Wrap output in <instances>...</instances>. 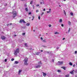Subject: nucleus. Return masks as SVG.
<instances>
[{
    "mask_svg": "<svg viewBox=\"0 0 77 77\" xmlns=\"http://www.w3.org/2000/svg\"><path fill=\"white\" fill-rule=\"evenodd\" d=\"M13 18H15L16 16L17 15V13L15 11H13Z\"/></svg>",
    "mask_w": 77,
    "mask_h": 77,
    "instance_id": "1",
    "label": "nucleus"
},
{
    "mask_svg": "<svg viewBox=\"0 0 77 77\" xmlns=\"http://www.w3.org/2000/svg\"><path fill=\"white\" fill-rule=\"evenodd\" d=\"M20 52V49L19 48H17L16 50L14 51V54L15 55H17V53H19Z\"/></svg>",
    "mask_w": 77,
    "mask_h": 77,
    "instance_id": "2",
    "label": "nucleus"
},
{
    "mask_svg": "<svg viewBox=\"0 0 77 77\" xmlns=\"http://www.w3.org/2000/svg\"><path fill=\"white\" fill-rule=\"evenodd\" d=\"M25 62L24 63V65H27L28 63H27V61H28V58H26L24 59Z\"/></svg>",
    "mask_w": 77,
    "mask_h": 77,
    "instance_id": "3",
    "label": "nucleus"
},
{
    "mask_svg": "<svg viewBox=\"0 0 77 77\" xmlns=\"http://www.w3.org/2000/svg\"><path fill=\"white\" fill-rule=\"evenodd\" d=\"M62 64H63V61H58L56 63V65H62Z\"/></svg>",
    "mask_w": 77,
    "mask_h": 77,
    "instance_id": "4",
    "label": "nucleus"
},
{
    "mask_svg": "<svg viewBox=\"0 0 77 77\" xmlns=\"http://www.w3.org/2000/svg\"><path fill=\"white\" fill-rule=\"evenodd\" d=\"M22 22H23V23H26V22L24 21V20H23V19H21L20 21V23H21Z\"/></svg>",
    "mask_w": 77,
    "mask_h": 77,
    "instance_id": "5",
    "label": "nucleus"
},
{
    "mask_svg": "<svg viewBox=\"0 0 77 77\" xmlns=\"http://www.w3.org/2000/svg\"><path fill=\"white\" fill-rule=\"evenodd\" d=\"M35 68H40L41 67V66L40 65H37V66H36L35 67Z\"/></svg>",
    "mask_w": 77,
    "mask_h": 77,
    "instance_id": "6",
    "label": "nucleus"
},
{
    "mask_svg": "<svg viewBox=\"0 0 77 77\" xmlns=\"http://www.w3.org/2000/svg\"><path fill=\"white\" fill-rule=\"evenodd\" d=\"M1 38L2 40H4V39H5V37L4 36H2Z\"/></svg>",
    "mask_w": 77,
    "mask_h": 77,
    "instance_id": "7",
    "label": "nucleus"
},
{
    "mask_svg": "<svg viewBox=\"0 0 77 77\" xmlns=\"http://www.w3.org/2000/svg\"><path fill=\"white\" fill-rule=\"evenodd\" d=\"M19 63V62L15 61L14 63V64H18Z\"/></svg>",
    "mask_w": 77,
    "mask_h": 77,
    "instance_id": "8",
    "label": "nucleus"
},
{
    "mask_svg": "<svg viewBox=\"0 0 77 77\" xmlns=\"http://www.w3.org/2000/svg\"><path fill=\"white\" fill-rule=\"evenodd\" d=\"M22 71V70H19V75H20V73H21V72Z\"/></svg>",
    "mask_w": 77,
    "mask_h": 77,
    "instance_id": "9",
    "label": "nucleus"
},
{
    "mask_svg": "<svg viewBox=\"0 0 77 77\" xmlns=\"http://www.w3.org/2000/svg\"><path fill=\"white\" fill-rule=\"evenodd\" d=\"M65 77H69V74H68L66 75H65Z\"/></svg>",
    "mask_w": 77,
    "mask_h": 77,
    "instance_id": "10",
    "label": "nucleus"
},
{
    "mask_svg": "<svg viewBox=\"0 0 77 77\" xmlns=\"http://www.w3.org/2000/svg\"><path fill=\"white\" fill-rule=\"evenodd\" d=\"M40 53V52H35V54H36V55H38V54H39Z\"/></svg>",
    "mask_w": 77,
    "mask_h": 77,
    "instance_id": "11",
    "label": "nucleus"
},
{
    "mask_svg": "<svg viewBox=\"0 0 77 77\" xmlns=\"http://www.w3.org/2000/svg\"><path fill=\"white\" fill-rule=\"evenodd\" d=\"M63 12L65 15L66 16V12L64 10H63Z\"/></svg>",
    "mask_w": 77,
    "mask_h": 77,
    "instance_id": "12",
    "label": "nucleus"
},
{
    "mask_svg": "<svg viewBox=\"0 0 77 77\" xmlns=\"http://www.w3.org/2000/svg\"><path fill=\"white\" fill-rule=\"evenodd\" d=\"M59 22L60 23H62V19H60V20Z\"/></svg>",
    "mask_w": 77,
    "mask_h": 77,
    "instance_id": "13",
    "label": "nucleus"
},
{
    "mask_svg": "<svg viewBox=\"0 0 77 77\" xmlns=\"http://www.w3.org/2000/svg\"><path fill=\"white\" fill-rule=\"evenodd\" d=\"M43 42L45 43L47 42V41H46V40H43L42 41Z\"/></svg>",
    "mask_w": 77,
    "mask_h": 77,
    "instance_id": "14",
    "label": "nucleus"
},
{
    "mask_svg": "<svg viewBox=\"0 0 77 77\" xmlns=\"http://www.w3.org/2000/svg\"><path fill=\"white\" fill-rule=\"evenodd\" d=\"M26 26H30V23H27L26 24Z\"/></svg>",
    "mask_w": 77,
    "mask_h": 77,
    "instance_id": "15",
    "label": "nucleus"
},
{
    "mask_svg": "<svg viewBox=\"0 0 77 77\" xmlns=\"http://www.w3.org/2000/svg\"><path fill=\"white\" fill-rule=\"evenodd\" d=\"M69 65H71V66H72V63H71V62H69Z\"/></svg>",
    "mask_w": 77,
    "mask_h": 77,
    "instance_id": "16",
    "label": "nucleus"
},
{
    "mask_svg": "<svg viewBox=\"0 0 77 77\" xmlns=\"http://www.w3.org/2000/svg\"><path fill=\"white\" fill-rule=\"evenodd\" d=\"M25 45L26 47H27L28 46H27V43L25 44Z\"/></svg>",
    "mask_w": 77,
    "mask_h": 77,
    "instance_id": "17",
    "label": "nucleus"
},
{
    "mask_svg": "<svg viewBox=\"0 0 77 77\" xmlns=\"http://www.w3.org/2000/svg\"><path fill=\"white\" fill-rule=\"evenodd\" d=\"M43 73V76H44V77H45V76L47 75V74H45V73Z\"/></svg>",
    "mask_w": 77,
    "mask_h": 77,
    "instance_id": "18",
    "label": "nucleus"
},
{
    "mask_svg": "<svg viewBox=\"0 0 77 77\" xmlns=\"http://www.w3.org/2000/svg\"><path fill=\"white\" fill-rule=\"evenodd\" d=\"M68 24L69 25V26L71 25V22H70L69 21H68Z\"/></svg>",
    "mask_w": 77,
    "mask_h": 77,
    "instance_id": "19",
    "label": "nucleus"
},
{
    "mask_svg": "<svg viewBox=\"0 0 77 77\" xmlns=\"http://www.w3.org/2000/svg\"><path fill=\"white\" fill-rule=\"evenodd\" d=\"M25 11H26L27 12L28 11V9L27 8H25Z\"/></svg>",
    "mask_w": 77,
    "mask_h": 77,
    "instance_id": "20",
    "label": "nucleus"
},
{
    "mask_svg": "<svg viewBox=\"0 0 77 77\" xmlns=\"http://www.w3.org/2000/svg\"><path fill=\"white\" fill-rule=\"evenodd\" d=\"M70 74H73V71H72V72H70Z\"/></svg>",
    "mask_w": 77,
    "mask_h": 77,
    "instance_id": "21",
    "label": "nucleus"
},
{
    "mask_svg": "<svg viewBox=\"0 0 77 77\" xmlns=\"http://www.w3.org/2000/svg\"><path fill=\"white\" fill-rule=\"evenodd\" d=\"M70 15H72V16H73V13L72 12L70 13Z\"/></svg>",
    "mask_w": 77,
    "mask_h": 77,
    "instance_id": "22",
    "label": "nucleus"
},
{
    "mask_svg": "<svg viewBox=\"0 0 77 77\" xmlns=\"http://www.w3.org/2000/svg\"><path fill=\"white\" fill-rule=\"evenodd\" d=\"M62 68H63L64 70H65V68H66V67H62Z\"/></svg>",
    "mask_w": 77,
    "mask_h": 77,
    "instance_id": "23",
    "label": "nucleus"
},
{
    "mask_svg": "<svg viewBox=\"0 0 77 77\" xmlns=\"http://www.w3.org/2000/svg\"><path fill=\"white\" fill-rule=\"evenodd\" d=\"M57 72H61V71H60V70H57Z\"/></svg>",
    "mask_w": 77,
    "mask_h": 77,
    "instance_id": "24",
    "label": "nucleus"
},
{
    "mask_svg": "<svg viewBox=\"0 0 77 77\" xmlns=\"http://www.w3.org/2000/svg\"><path fill=\"white\" fill-rule=\"evenodd\" d=\"M32 3H33V1H32L30 2V4H31V5H32Z\"/></svg>",
    "mask_w": 77,
    "mask_h": 77,
    "instance_id": "25",
    "label": "nucleus"
},
{
    "mask_svg": "<svg viewBox=\"0 0 77 77\" xmlns=\"http://www.w3.org/2000/svg\"><path fill=\"white\" fill-rule=\"evenodd\" d=\"M70 30H71V28H69V30H68V32H70Z\"/></svg>",
    "mask_w": 77,
    "mask_h": 77,
    "instance_id": "26",
    "label": "nucleus"
},
{
    "mask_svg": "<svg viewBox=\"0 0 77 77\" xmlns=\"http://www.w3.org/2000/svg\"><path fill=\"white\" fill-rule=\"evenodd\" d=\"M11 61H13L14 60V58H12L11 59Z\"/></svg>",
    "mask_w": 77,
    "mask_h": 77,
    "instance_id": "27",
    "label": "nucleus"
},
{
    "mask_svg": "<svg viewBox=\"0 0 77 77\" xmlns=\"http://www.w3.org/2000/svg\"><path fill=\"white\" fill-rule=\"evenodd\" d=\"M49 27H51V25L50 24L49 25Z\"/></svg>",
    "mask_w": 77,
    "mask_h": 77,
    "instance_id": "28",
    "label": "nucleus"
},
{
    "mask_svg": "<svg viewBox=\"0 0 77 77\" xmlns=\"http://www.w3.org/2000/svg\"><path fill=\"white\" fill-rule=\"evenodd\" d=\"M25 34H26V33H23L22 34L23 35H25Z\"/></svg>",
    "mask_w": 77,
    "mask_h": 77,
    "instance_id": "29",
    "label": "nucleus"
},
{
    "mask_svg": "<svg viewBox=\"0 0 77 77\" xmlns=\"http://www.w3.org/2000/svg\"><path fill=\"white\" fill-rule=\"evenodd\" d=\"M39 12V10H36V12Z\"/></svg>",
    "mask_w": 77,
    "mask_h": 77,
    "instance_id": "30",
    "label": "nucleus"
},
{
    "mask_svg": "<svg viewBox=\"0 0 77 77\" xmlns=\"http://www.w3.org/2000/svg\"><path fill=\"white\" fill-rule=\"evenodd\" d=\"M36 6L37 7L39 6V5H36Z\"/></svg>",
    "mask_w": 77,
    "mask_h": 77,
    "instance_id": "31",
    "label": "nucleus"
},
{
    "mask_svg": "<svg viewBox=\"0 0 77 77\" xmlns=\"http://www.w3.org/2000/svg\"><path fill=\"white\" fill-rule=\"evenodd\" d=\"M47 13H50V11H47Z\"/></svg>",
    "mask_w": 77,
    "mask_h": 77,
    "instance_id": "32",
    "label": "nucleus"
},
{
    "mask_svg": "<svg viewBox=\"0 0 77 77\" xmlns=\"http://www.w3.org/2000/svg\"><path fill=\"white\" fill-rule=\"evenodd\" d=\"M40 39H41L42 40H43V38H42V37H41Z\"/></svg>",
    "mask_w": 77,
    "mask_h": 77,
    "instance_id": "33",
    "label": "nucleus"
},
{
    "mask_svg": "<svg viewBox=\"0 0 77 77\" xmlns=\"http://www.w3.org/2000/svg\"><path fill=\"white\" fill-rule=\"evenodd\" d=\"M5 62H7V59H5Z\"/></svg>",
    "mask_w": 77,
    "mask_h": 77,
    "instance_id": "34",
    "label": "nucleus"
},
{
    "mask_svg": "<svg viewBox=\"0 0 77 77\" xmlns=\"http://www.w3.org/2000/svg\"><path fill=\"white\" fill-rule=\"evenodd\" d=\"M77 51H75V54H77Z\"/></svg>",
    "mask_w": 77,
    "mask_h": 77,
    "instance_id": "35",
    "label": "nucleus"
},
{
    "mask_svg": "<svg viewBox=\"0 0 77 77\" xmlns=\"http://www.w3.org/2000/svg\"><path fill=\"white\" fill-rule=\"evenodd\" d=\"M57 33H58V34H59V33L58 32H56L55 33V34H57Z\"/></svg>",
    "mask_w": 77,
    "mask_h": 77,
    "instance_id": "36",
    "label": "nucleus"
},
{
    "mask_svg": "<svg viewBox=\"0 0 77 77\" xmlns=\"http://www.w3.org/2000/svg\"><path fill=\"white\" fill-rule=\"evenodd\" d=\"M38 20L40 19V16H39L38 17Z\"/></svg>",
    "mask_w": 77,
    "mask_h": 77,
    "instance_id": "37",
    "label": "nucleus"
},
{
    "mask_svg": "<svg viewBox=\"0 0 77 77\" xmlns=\"http://www.w3.org/2000/svg\"><path fill=\"white\" fill-rule=\"evenodd\" d=\"M61 26H62V27H63V24H61Z\"/></svg>",
    "mask_w": 77,
    "mask_h": 77,
    "instance_id": "38",
    "label": "nucleus"
},
{
    "mask_svg": "<svg viewBox=\"0 0 77 77\" xmlns=\"http://www.w3.org/2000/svg\"><path fill=\"white\" fill-rule=\"evenodd\" d=\"M59 49V47H57V49Z\"/></svg>",
    "mask_w": 77,
    "mask_h": 77,
    "instance_id": "39",
    "label": "nucleus"
},
{
    "mask_svg": "<svg viewBox=\"0 0 77 77\" xmlns=\"http://www.w3.org/2000/svg\"><path fill=\"white\" fill-rule=\"evenodd\" d=\"M25 6V7H27V5L26 4H25L24 5Z\"/></svg>",
    "mask_w": 77,
    "mask_h": 77,
    "instance_id": "40",
    "label": "nucleus"
},
{
    "mask_svg": "<svg viewBox=\"0 0 77 77\" xmlns=\"http://www.w3.org/2000/svg\"><path fill=\"white\" fill-rule=\"evenodd\" d=\"M31 14V12H30V13H29V15H30V14Z\"/></svg>",
    "mask_w": 77,
    "mask_h": 77,
    "instance_id": "41",
    "label": "nucleus"
},
{
    "mask_svg": "<svg viewBox=\"0 0 77 77\" xmlns=\"http://www.w3.org/2000/svg\"><path fill=\"white\" fill-rule=\"evenodd\" d=\"M73 67H74L75 66V64H74L73 65Z\"/></svg>",
    "mask_w": 77,
    "mask_h": 77,
    "instance_id": "42",
    "label": "nucleus"
},
{
    "mask_svg": "<svg viewBox=\"0 0 77 77\" xmlns=\"http://www.w3.org/2000/svg\"><path fill=\"white\" fill-rule=\"evenodd\" d=\"M40 4H41V5H42V2H40Z\"/></svg>",
    "mask_w": 77,
    "mask_h": 77,
    "instance_id": "43",
    "label": "nucleus"
},
{
    "mask_svg": "<svg viewBox=\"0 0 77 77\" xmlns=\"http://www.w3.org/2000/svg\"><path fill=\"white\" fill-rule=\"evenodd\" d=\"M64 39H65V38H63V40H64Z\"/></svg>",
    "mask_w": 77,
    "mask_h": 77,
    "instance_id": "44",
    "label": "nucleus"
},
{
    "mask_svg": "<svg viewBox=\"0 0 77 77\" xmlns=\"http://www.w3.org/2000/svg\"><path fill=\"white\" fill-rule=\"evenodd\" d=\"M44 12H43L42 13V14H41V15H43V14H44Z\"/></svg>",
    "mask_w": 77,
    "mask_h": 77,
    "instance_id": "45",
    "label": "nucleus"
},
{
    "mask_svg": "<svg viewBox=\"0 0 77 77\" xmlns=\"http://www.w3.org/2000/svg\"><path fill=\"white\" fill-rule=\"evenodd\" d=\"M38 63H39H39L41 64V61H40L39 62H38Z\"/></svg>",
    "mask_w": 77,
    "mask_h": 77,
    "instance_id": "46",
    "label": "nucleus"
},
{
    "mask_svg": "<svg viewBox=\"0 0 77 77\" xmlns=\"http://www.w3.org/2000/svg\"><path fill=\"white\" fill-rule=\"evenodd\" d=\"M45 11V9H43V11Z\"/></svg>",
    "mask_w": 77,
    "mask_h": 77,
    "instance_id": "47",
    "label": "nucleus"
},
{
    "mask_svg": "<svg viewBox=\"0 0 77 77\" xmlns=\"http://www.w3.org/2000/svg\"><path fill=\"white\" fill-rule=\"evenodd\" d=\"M41 51V52H43V51H42V50Z\"/></svg>",
    "mask_w": 77,
    "mask_h": 77,
    "instance_id": "48",
    "label": "nucleus"
},
{
    "mask_svg": "<svg viewBox=\"0 0 77 77\" xmlns=\"http://www.w3.org/2000/svg\"><path fill=\"white\" fill-rule=\"evenodd\" d=\"M52 62H54V60H52Z\"/></svg>",
    "mask_w": 77,
    "mask_h": 77,
    "instance_id": "49",
    "label": "nucleus"
},
{
    "mask_svg": "<svg viewBox=\"0 0 77 77\" xmlns=\"http://www.w3.org/2000/svg\"><path fill=\"white\" fill-rule=\"evenodd\" d=\"M14 36H16V35L15 34V35H14Z\"/></svg>",
    "mask_w": 77,
    "mask_h": 77,
    "instance_id": "50",
    "label": "nucleus"
},
{
    "mask_svg": "<svg viewBox=\"0 0 77 77\" xmlns=\"http://www.w3.org/2000/svg\"><path fill=\"white\" fill-rule=\"evenodd\" d=\"M42 2L43 4H44V1H43V2Z\"/></svg>",
    "mask_w": 77,
    "mask_h": 77,
    "instance_id": "51",
    "label": "nucleus"
},
{
    "mask_svg": "<svg viewBox=\"0 0 77 77\" xmlns=\"http://www.w3.org/2000/svg\"><path fill=\"white\" fill-rule=\"evenodd\" d=\"M10 25H12V23H10Z\"/></svg>",
    "mask_w": 77,
    "mask_h": 77,
    "instance_id": "52",
    "label": "nucleus"
},
{
    "mask_svg": "<svg viewBox=\"0 0 77 77\" xmlns=\"http://www.w3.org/2000/svg\"><path fill=\"white\" fill-rule=\"evenodd\" d=\"M21 1H25V0H21Z\"/></svg>",
    "mask_w": 77,
    "mask_h": 77,
    "instance_id": "53",
    "label": "nucleus"
},
{
    "mask_svg": "<svg viewBox=\"0 0 77 77\" xmlns=\"http://www.w3.org/2000/svg\"><path fill=\"white\" fill-rule=\"evenodd\" d=\"M32 17L34 19V16H32Z\"/></svg>",
    "mask_w": 77,
    "mask_h": 77,
    "instance_id": "54",
    "label": "nucleus"
},
{
    "mask_svg": "<svg viewBox=\"0 0 77 77\" xmlns=\"http://www.w3.org/2000/svg\"><path fill=\"white\" fill-rule=\"evenodd\" d=\"M34 19L33 18V19H32V21H33V20Z\"/></svg>",
    "mask_w": 77,
    "mask_h": 77,
    "instance_id": "55",
    "label": "nucleus"
},
{
    "mask_svg": "<svg viewBox=\"0 0 77 77\" xmlns=\"http://www.w3.org/2000/svg\"><path fill=\"white\" fill-rule=\"evenodd\" d=\"M51 9H49V11H51Z\"/></svg>",
    "mask_w": 77,
    "mask_h": 77,
    "instance_id": "56",
    "label": "nucleus"
},
{
    "mask_svg": "<svg viewBox=\"0 0 77 77\" xmlns=\"http://www.w3.org/2000/svg\"><path fill=\"white\" fill-rule=\"evenodd\" d=\"M7 26H9V24H8L7 25Z\"/></svg>",
    "mask_w": 77,
    "mask_h": 77,
    "instance_id": "57",
    "label": "nucleus"
},
{
    "mask_svg": "<svg viewBox=\"0 0 77 77\" xmlns=\"http://www.w3.org/2000/svg\"><path fill=\"white\" fill-rule=\"evenodd\" d=\"M33 32H35V30H33Z\"/></svg>",
    "mask_w": 77,
    "mask_h": 77,
    "instance_id": "58",
    "label": "nucleus"
},
{
    "mask_svg": "<svg viewBox=\"0 0 77 77\" xmlns=\"http://www.w3.org/2000/svg\"><path fill=\"white\" fill-rule=\"evenodd\" d=\"M75 77H77V75H76L75 76Z\"/></svg>",
    "mask_w": 77,
    "mask_h": 77,
    "instance_id": "59",
    "label": "nucleus"
},
{
    "mask_svg": "<svg viewBox=\"0 0 77 77\" xmlns=\"http://www.w3.org/2000/svg\"><path fill=\"white\" fill-rule=\"evenodd\" d=\"M33 9H34V5H33Z\"/></svg>",
    "mask_w": 77,
    "mask_h": 77,
    "instance_id": "60",
    "label": "nucleus"
},
{
    "mask_svg": "<svg viewBox=\"0 0 77 77\" xmlns=\"http://www.w3.org/2000/svg\"><path fill=\"white\" fill-rule=\"evenodd\" d=\"M47 53H50V52L48 51V52H47Z\"/></svg>",
    "mask_w": 77,
    "mask_h": 77,
    "instance_id": "61",
    "label": "nucleus"
},
{
    "mask_svg": "<svg viewBox=\"0 0 77 77\" xmlns=\"http://www.w3.org/2000/svg\"><path fill=\"white\" fill-rule=\"evenodd\" d=\"M29 18L30 19V18H31V17H29Z\"/></svg>",
    "mask_w": 77,
    "mask_h": 77,
    "instance_id": "62",
    "label": "nucleus"
},
{
    "mask_svg": "<svg viewBox=\"0 0 77 77\" xmlns=\"http://www.w3.org/2000/svg\"><path fill=\"white\" fill-rule=\"evenodd\" d=\"M43 2H44V0H42Z\"/></svg>",
    "mask_w": 77,
    "mask_h": 77,
    "instance_id": "63",
    "label": "nucleus"
},
{
    "mask_svg": "<svg viewBox=\"0 0 77 77\" xmlns=\"http://www.w3.org/2000/svg\"><path fill=\"white\" fill-rule=\"evenodd\" d=\"M64 1H66V0H63Z\"/></svg>",
    "mask_w": 77,
    "mask_h": 77,
    "instance_id": "64",
    "label": "nucleus"
}]
</instances>
